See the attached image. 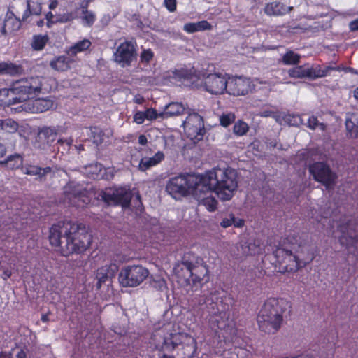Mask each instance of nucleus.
<instances>
[{"instance_id":"38","label":"nucleus","mask_w":358,"mask_h":358,"mask_svg":"<svg viewBox=\"0 0 358 358\" xmlns=\"http://www.w3.org/2000/svg\"><path fill=\"white\" fill-rule=\"evenodd\" d=\"M87 134L92 139L93 143L96 145H101L103 142L104 132L99 127H90L87 129Z\"/></svg>"},{"instance_id":"7","label":"nucleus","mask_w":358,"mask_h":358,"mask_svg":"<svg viewBox=\"0 0 358 358\" xmlns=\"http://www.w3.org/2000/svg\"><path fill=\"white\" fill-rule=\"evenodd\" d=\"M204 175L186 174L171 178L166 189L173 197L193 196L194 192L201 186Z\"/></svg>"},{"instance_id":"51","label":"nucleus","mask_w":358,"mask_h":358,"mask_svg":"<svg viewBox=\"0 0 358 358\" xmlns=\"http://www.w3.org/2000/svg\"><path fill=\"white\" fill-rule=\"evenodd\" d=\"M164 4L169 12H174L176 10V0H164Z\"/></svg>"},{"instance_id":"14","label":"nucleus","mask_w":358,"mask_h":358,"mask_svg":"<svg viewBox=\"0 0 358 358\" xmlns=\"http://www.w3.org/2000/svg\"><path fill=\"white\" fill-rule=\"evenodd\" d=\"M309 171L314 180L322 183L327 189H332L336 184L337 176L324 162H314L309 166Z\"/></svg>"},{"instance_id":"44","label":"nucleus","mask_w":358,"mask_h":358,"mask_svg":"<svg viewBox=\"0 0 358 358\" xmlns=\"http://www.w3.org/2000/svg\"><path fill=\"white\" fill-rule=\"evenodd\" d=\"M235 119L236 116L232 113L222 114L220 117V124L224 127H227L235 121Z\"/></svg>"},{"instance_id":"46","label":"nucleus","mask_w":358,"mask_h":358,"mask_svg":"<svg viewBox=\"0 0 358 358\" xmlns=\"http://www.w3.org/2000/svg\"><path fill=\"white\" fill-rule=\"evenodd\" d=\"M73 19H74V17H73V13L71 12H67L62 15H58L55 19V22H61V23H66V22L73 20Z\"/></svg>"},{"instance_id":"8","label":"nucleus","mask_w":358,"mask_h":358,"mask_svg":"<svg viewBox=\"0 0 358 358\" xmlns=\"http://www.w3.org/2000/svg\"><path fill=\"white\" fill-rule=\"evenodd\" d=\"M337 228L341 233L339 243L342 246H345L349 253L353 256L352 264L356 266L358 261V223L353 219L347 220L345 216L340 220Z\"/></svg>"},{"instance_id":"9","label":"nucleus","mask_w":358,"mask_h":358,"mask_svg":"<svg viewBox=\"0 0 358 358\" xmlns=\"http://www.w3.org/2000/svg\"><path fill=\"white\" fill-rule=\"evenodd\" d=\"M43 77L35 76L17 80L12 83V93L19 103H27L36 98L43 90Z\"/></svg>"},{"instance_id":"57","label":"nucleus","mask_w":358,"mask_h":358,"mask_svg":"<svg viewBox=\"0 0 358 358\" xmlns=\"http://www.w3.org/2000/svg\"><path fill=\"white\" fill-rule=\"evenodd\" d=\"M54 18V15L52 14V12H48L47 14H46V19L48 20V22H50V23H54V22H55V20H53Z\"/></svg>"},{"instance_id":"18","label":"nucleus","mask_w":358,"mask_h":358,"mask_svg":"<svg viewBox=\"0 0 358 358\" xmlns=\"http://www.w3.org/2000/svg\"><path fill=\"white\" fill-rule=\"evenodd\" d=\"M119 271V266L116 263H110L99 267L95 273L97 280L96 288L99 289L103 284L108 282L110 284L113 279L115 278Z\"/></svg>"},{"instance_id":"33","label":"nucleus","mask_w":358,"mask_h":358,"mask_svg":"<svg viewBox=\"0 0 358 358\" xmlns=\"http://www.w3.org/2000/svg\"><path fill=\"white\" fill-rule=\"evenodd\" d=\"M102 169V164L98 162H95L85 166L83 167V173L89 178L93 180H99L102 178L101 174Z\"/></svg>"},{"instance_id":"16","label":"nucleus","mask_w":358,"mask_h":358,"mask_svg":"<svg viewBox=\"0 0 358 358\" xmlns=\"http://www.w3.org/2000/svg\"><path fill=\"white\" fill-rule=\"evenodd\" d=\"M135 45L127 41L121 43L113 54L114 61L122 67L131 66L136 57Z\"/></svg>"},{"instance_id":"53","label":"nucleus","mask_w":358,"mask_h":358,"mask_svg":"<svg viewBox=\"0 0 358 358\" xmlns=\"http://www.w3.org/2000/svg\"><path fill=\"white\" fill-rule=\"evenodd\" d=\"M11 275L12 271L10 269L6 268L3 270L1 277L4 280H7L8 278H10Z\"/></svg>"},{"instance_id":"24","label":"nucleus","mask_w":358,"mask_h":358,"mask_svg":"<svg viewBox=\"0 0 358 358\" xmlns=\"http://www.w3.org/2000/svg\"><path fill=\"white\" fill-rule=\"evenodd\" d=\"M236 300L234 296L228 293H224L220 296V304L216 303V306L219 307L223 319H229V311L234 306Z\"/></svg>"},{"instance_id":"34","label":"nucleus","mask_w":358,"mask_h":358,"mask_svg":"<svg viewBox=\"0 0 358 358\" xmlns=\"http://www.w3.org/2000/svg\"><path fill=\"white\" fill-rule=\"evenodd\" d=\"M18 129V124L12 119L0 120V138L7 134H14Z\"/></svg>"},{"instance_id":"45","label":"nucleus","mask_w":358,"mask_h":358,"mask_svg":"<svg viewBox=\"0 0 358 358\" xmlns=\"http://www.w3.org/2000/svg\"><path fill=\"white\" fill-rule=\"evenodd\" d=\"M307 127L313 130L315 129L317 127H320V129L322 131H324L326 128L325 124L324 123H320L317 117L314 115L308 118L307 122Z\"/></svg>"},{"instance_id":"59","label":"nucleus","mask_w":358,"mask_h":358,"mask_svg":"<svg viewBox=\"0 0 358 358\" xmlns=\"http://www.w3.org/2000/svg\"><path fill=\"white\" fill-rule=\"evenodd\" d=\"M6 153V149L5 146L0 143V158L3 157Z\"/></svg>"},{"instance_id":"22","label":"nucleus","mask_w":358,"mask_h":358,"mask_svg":"<svg viewBox=\"0 0 358 358\" xmlns=\"http://www.w3.org/2000/svg\"><path fill=\"white\" fill-rule=\"evenodd\" d=\"M57 136V129L54 127H44L40 129L37 138L41 143L43 148L45 145L50 146L55 141Z\"/></svg>"},{"instance_id":"31","label":"nucleus","mask_w":358,"mask_h":358,"mask_svg":"<svg viewBox=\"0 0 358 358\" xmlns=\"http://www.w3.org/2000/svg\"><path fill=\"white\" fill-rule=\"evenodd\" d=\"M212 25L206 20L197 22H189L184 24L183 30L187 33L192 34L196 31L211 30Z\"/></svg>"},{"instance_id":"28","label":"nucleus","mask_w":358,"mask_h":358,"mask_svg":"<svg viewBox=\"0 0 358 358\" xmlns=\"http://www.w3.org/2000/svg\"><path fill=\"white\" fill-rule=\"evenodd\" d=\"M92 45V42L87 38H84L75 43L73 45L66 49V54L75 58L78 53L88 50Z\"/></svg>"},{"instance_id":"63","label":"nucleus","mask_w":358,"mask_h":358,"mask_svg":"<svg viewBox=\"0 0 358 358\" xmlns=\"http://www.w3.org/2000/svg\"><path fill=\"white\" fill-rule=\"evenodd\" d=\"M353 95L355 99L358 100V87L354 90Z\"/></svg>"},{"instance_id":"62","label":"nucleus","mask_w":358,"mask_h":358,"mask_svg":"<svg viewBox=\"0 0 358 358\" xmlns=\"http://www.w3.org/2000/svg\"><path fill=\"white\" fill-rule=\"evenodd\" d=\"M159 358H176L173 355H169L165 353L159 354Z\"/></svg>"},{"instance_id":"10","label":"nucleus","mask_w":358,"mask_h":358,"mask_svg":"<svg viewBox=\"0 0 358 358\" xmlns=\"http://www.w3.org/2000/svg\"><path fill=\"white\" fill-rule=\"evenodd\" d=\"M148 274V270L142 266H128L121 270L118 280L124 287H136L146 279Z\"/></svg>"},{"instance_id":"50","label":"nucleus","mask_w":358,"mask_h":358,"mask_svg":"<svg viewBox=\"0 0 358 358\" xmlns=\"http://www.w3.org/2000/svg\"><path fill=\"white\" fill-rule=\"evenodd\" d=\"M235 220H236V217H234V215H231L229 218H224L222 220L220 225L224 228H227L231 225H234Z\"/></svg>"},{"instance_id":"3","label":"nucleus","mask_w":358,"mask_h":358,"mask_svg":"<svg viewBox=\"0 0 358 358\" xmlns=\"http://www.w3.org/2000/svg\"><path fill=\"white\" fill-rule=\"evenodd\" d=\"M275 266L280 273H293L305 267L315 258L310 245L299 234L287 236L273 251Z\"/></svg>"},{"instance_id":"13","label":"nucleus","mask_w":358,"mask_h":358,"mask_svg":"<svg viewBox=\"0 0 358 358\" xmlns=\"http://www.w3.org/2000/svg\"><path fill=\"white\" fill-rule=\"evenodd\" d=\"M101 199L108 205L120 206L122 208H129L132 194L124 187L106 189L100 193Z\"/></svg>"},{"instance_id":"1","label":"nucleus","mask_w":358,"mask_h":358,"mask_svg":"<svg viewBox=\"0 0 358 358\" xmlns=\"http://www.w3.org/2000/svg\"><path fill=\"white\" fill-rule=\"evenodd\" d=\"M201 185L202 186L198 187L192 196L199 205L204 206L210 212L215 211L218 204L215 197L213 196V192L221 200L229 201L238 187L237 181L231 176V173H229L228 169L220 168L206 172Z\"/></svg>"},{"instance_id":"36","label":"nucleus","mask_w":358,"mask_h":358,"mask_svg":"<svg viewBox=\"0 0 358 358\" xmlns=\"http://www.w3.org/2000/svg\"><path fill=\"white\" fill-rule=\"evenodd\" d=\"M264 11L268 15H282L285 13V8L280 2L272 1L266 5Z\"/></svg>"},{"instance_id":"26","label":"nucleus","mask_w":358,"mask_h":358,"mask_svg":"<svg viewBox=\"0 0 358 358\" xmlns=\"http://www.w3.org/2000/svg\"><path fill=\"white\" fill-rule=\"evenodd\" d=\"M310 80H314L317 78H321L329 76L331 71H341L342 70V68L339 66H325L323 68H322L320 65H317L315 68L310 67Z\"/></svg>"},{"instance_id":"43","label":"nucleus","mask_w":358,"mask_h":358,"mask_svg":"<svg viewBox=\"0 0 358 358\" xmlns=\"http://www.w3.org/2000/svg\"><path fill=\"white\" fill-rule=\"evenodd\" d=\"M83 23L87 27L92 26L96 20L95 15L92 11H89L87 9L83 10Z\"/></svg>"},{"instance_id":"49","label":"nucleus","mask_w":358,"mask_h":358,"mask_svg":"<svg viewBox=\"0 0 358 358\" xmlns=\"http://www.w3.org/2000/svg\"><path fill=\"white\" fill-rule=\"evenodd\" d=\"M145 112V115L146 116V120H154L157 118L159 115L157 114V112L154 108H148Z\"/></svg>"},{"instance_id":"19","label":"nucleus","mask_w":358,"mask_h":358,"mask_svg":"<svg viewBox=\"0 0 358 358\" xmlns=\"http://www.w3.org/2000/svg\"><path fill=\"white\" fill-rule=\"evenodd\" d=\"M20 27V19L11 11L7 12L4 19L2 21L0 20V34L1 36L12 34L18 31Z\"/></svg>"},{"instance_id":"61","label":"nucleus","mask_w":358,"mask_h":358,"mask_svg":"<svg viewBox=\"0 0 358 358\" xmlns=\"http://www.w3.org/2000/svg\"><path fill=\"white\" fill-rule=\"evenodd\" d=\"M57 1L54 0V1H51V3H50L49 8L50 10H53L57 7Z\"/></svg>"},{"instance_id":"2","label":"nucleus","mask_w":358,"mask_h":358,"mask_svg":"<svg viewBox=\"0 0 358 358\" xmlns=\"http://www.w3.org/2000/svg\"><path fill=\"white\" fill-rule=\"evenodd\" d=\"M49 241L52 246L59 247L62 256L81 254L92 242V236L83 223L59 221L50 229Z\"/></svg>"},{"instance_id":"27","label":"nucleus","mask_w":358,"mask_h":358,"mask_svg":"<svg viewBox=\"0 0 358 358\" xmlns=\"http://www.w3.org/2000/svg\"><path fill=\"white\" fill-rule=\"evenodd\" d=\"M52 169L50 166L41 168L36 165H27L24 168V173L29 176H36L37 179L44 180L46 175L50 173Z\"/></svg>"},{"instance_id":"12","label":"nucleus","mask_w":358,"mask_h":358,"mask_svg":"<svg viewBox=\"0 0 358 358\" xmlns=\"http://www.w3.org/2000/svg\"><path fill=\"white\" fill-rule=\"evenodd\" d=\"M227 73L203 72V86L211 94L218 95L226 93L227 90Z\"/></svg>"},{"instance_id":"40","label":"nucleus","mask_w":358,"mask_h":358,"mask_svg":"<svg viewBox=\"0 0 358 358\" xmlns=\"http://www.w3.org/2000/svg\"><path fill=\"white\" fill-rule=\"evenodd\" d=\"M300 55L293 50H287L282 57V62L285 65H297L300 62Z\"/></svg>"},{"instance_id":"56","label":"nucleus","mask_w":358,"mask_h":358,"mask_svg":"<svg viewBox=\"0 0 358 358\" xmlns=\"http://www.w3.org/2000/svg\"><path fill=\"white\" fill-rule=\"evenodd\" d=\"M350 28L352 31L358 30V19H356L350 23Z\"/></svg>"},{"instance_id":"60","label":"nucleus","mask_w":358,"mask_h":358,"mask_svg":"<svg viewBox=\"0 0 358 358\" xmlns=\"http://www.w3.org/2000/svg\"><path fill=\"white\" fill-rule=\"evenodd\" d=\"M244 224V221L241 219H239L237 222L235 220L234 226L236 227H242Z\"/></svg>"},{"instance_id":"41","label":"nucleus","mask_w":358,"mask_h":358,"mask_svg":"<svg viewBox=\"0 0 358 358\" xmlns=\"http://www.w3.org/2000/svg\"><path fill=\"white\" fill-rule=\"evenodd\" d=\"M48 41V38L47 36L42 35H36L33 37V41L31 43V46L35 50H41L45 46L47 42Z\"/></svg>"},{"instance_id":"47","label":"nucleus","mask_w":358,"mask_h":358,"mask_svg":"<svg viewBox=\"0 0 358 358\" xmlns=\"http://www.w3.org/2000/svg\"><path fill=\"white\" fill-rule=\"evenodd\" d=\"M154 57V54L150 49L143 50L141 55L142 62H150Z\"/></svg>"},{"instance_id":"5","label":"nucleus","mask_w":358,"mask_h":358,"mask_svg":"<svg viewBox=\"0 0 358 358\" xmlns=\"http://www.w3.org/2000/svg\"><path fill=\"white\" fill-rule=\"evenodd\" d=\"M173 272L178 278L188 275L194 286L201 287L209 280L208 266L203 257L192 251L183 254L181 260L176 263Z\"/></svg>"},{"instance_id":"48","label":"nucleus","mask_w":358,"mask_h":358,"mask_svg":"<svg viewBox=\"0 0 358 358\" xmlns=\"http://www.w3.org/2000/svg\"><path fill=\"white\" fill-rule=\"evenodd\" d=\"M134 122L138 124H141L144 122L145 120H146V116L145 115V112L143 111H137L134 113L133 117Z\"/></svg>"},{"instance_id":"4","label":"nucleus","mask_w":358,"mask_h":358,"mask_svg":"<svg viewBox=\"0 0 358 358\" xmlns=\"http://www.w3.org/2000/svg\"><path fill=\"white\" fill-rule=\"evenodd\" d=\"M292 303L285 298L267 299L257 314L259 329L265 334H275L280 328L286 313L290 314Z\"/></svg>"},{"instance_id":"42","label":"nucleus","mask_w":358,"mask_h":358,"mask_svg":"<svg viewBox=\"0 0 358 358\" xmlns=\"http://www.w3.org/2000/svg\"><path fill=\"white\" fill-rule=\"evenodd\" d=\"M248 130V124L243 120H239L234 124L233 131L236 136H242L246 134Z\"/></svg>"},{"instance_id":"20","label":"nucleus","mask_w":358,"mask_h":358,"mask_svg":"<svg viewBox=\"0 0 358 358\" xmlns=\"http://www.w3.org/2000/svg\"><path fill=\"white\" fill-rule=\"evenodd\" d=\"M53 104V101L50 98H34L25 103L27 105V108L33 113L47 111L52 108Z\"/></svg>"},{"instance_id":"52","label":"nucleus","mask_w":358,"mask_h":358,"mask_svg":"<svg viewBox=\"0 0 358 358\" xmlns=\"http://www.w3.org/2000/svg\"><path fill=\"white\" fill-rule=\"evenodd\" d=\"M133 101L135 103L141 105L145 102V99L143 96L137 94L134 96Z\"/></svg>"},{"instance_id":"29","label":"nucleus","mask_w":358,"mask_h":358,"mask_svg":"<svg viewBox=\"0 0 358 358\" xmlns=\"http://www.w3.org/2000/svg\"><path fill=\"white\" fill-rule=\"evenodd\" d=\"M288 75L292 78H308L310 80L311 69L308 65H297L288 71Z\"/></svg>"},{"instance_id":"55","label":"nucleus","mask_w":358,"mask_h":358,"mask_svg":"<svg viewBox=\"0 0 358 358\" xmlns=\"http://www.w3.org/2000/svg\"><path fill=\"white\" fill-rule=\"evenodd\" d=\"M138 143L142 145H145L148 143V138H147L146 136L144 135V134H141L138 136Z\"/></svg>"},{"instance_id":"58","label":"nucleus","mask_w":358,"mask_h":358,"mask_svg":"<svg viewBox=\"0 0 358 358\" xmlns=\"http://www.w3.org/2000/svg\"><path fill=\"white\" fill-rule=\"evenodd\" d=\"M14 358H27V354L23 350H20Z\"/></svg>"},{"instance_id":"15","label":"nucleus","mask_w":358,"mask_h":358,"mask_svg":"<svg viewBox=\"0 0 358 358\" xmlns=\"http://www.w3.org/2000/svg\"><path fill=\"white\" fill-rule=\"evenodd\" d=\"M64 194L76 208H85L91 201L90 193L82 185L69 182L64 187Z\"/></svg>"},{"instance_id":"32","label":"nucleus","mask_w":358,"mask_h":358,"mask_svg":"<svg viewBox=\"0 0 358 358\" xmlns=\"http://www.w3.org/2000/svg\"><path fill=\"white\" fill-rule=\"evenodd\" d=\"M17 103L16 96L12 93V85L10 88L0 89V106H10Z\"/></svg>"},{"instance_id":"37","label":"nucleus","mask_w":358,"mask_h":358,"mask_svg":"<svg viewBox=\"0 0 358 358\" xmlns=\"http://www.w3.org/2000/svg\"><path fill=\"white\" fill-rule=\"evenodd\" d=\"M345 127L350 136L358 137V113H352L346 119Z\"/></svg>"},{"instance_id":"64","label":"nucleus","mask_w":358,"mask_h":358,"mask_svg":"<svg viewBox=\"0 0 358 358\" xmlns=\"http://www.w3.org/2000/svg\"><path fill=\"white\" fill-rule=\"evenodd\" d=\"M136 200L141 204L142 205V202H141V196L139 194H138L136 196Z\"/></svg>"},{"instance_id":"6","label":"nucleus","mask_w":358,"mask_h":358,"mask_svg":"<svg viewBox=\"0 0 358 358\" xmlns=\"http://www.w3.org/2000/svg\"><path fill=\"white\" fill-rule=\"evenodd\" d=\"M162 348L168 351L177 348L178 358H193L196 352L197 343L187 334L175 333L164 338Z\"/></svg>"},{"instance_id":"11","label":"nucleus","mask_w":358,"mask_h":358,"mask_svg":"<svg viewBox=\"0 0 358 358\" xmlns=\"http://www.w3.org/2000/svg\"><path fill=\"white\" fill-rule=\"evenodd\" d=\"M184 132L187 137L196 143L203 139L206 133L204 121L197 113H189L182 123Z\"/></svg>"},{"instance_id":"17","label":"nucleus","mask_w":358,"mask_h":358,"mask_svg":"<svg viewBox=\"0 0 358 358\" xmlns=\"http://www.w3.org/2000/svg\"><path fill=\"white\" fill-rule=\"evenodd\" d=\"M226 93L233 96L247 94L251 90V82L249 78L242 76L228 78Z\"/></svg>"},{"instance_id":"21","label":"nucleus","mask_w":358,"mask_h":358,"mask_svg":"<svg viewBox=\"0 0 358 358\" xmlns=\"http://www.w3.org/2000/svg\"><path fill=\"white\" fill-rule=\"evenodd\" d=\"M76 62L75 58L67 54L55 57L50 62V67L57 71H66L71 69V65Z\"/></svg>"},{"instance_id":"39","label":"nucleus","mask_w":358,"mask_h":358,"mask_svg":"<svg viewBox=\"0 0 358 358\" xmlns=\"http://www.w3.org/2000/svg\"><path fill=\"white\" fill-rule=\"evenodd\" d=\"M0 164H5L10 169H15L19 168L22 164V158L18 155H11L7 157L4 161H1Z\"/></svg>"},{"instance_id":"23","label":"nucleus","mask_w":358,"mask_h":358,"mask_svg":"<svg viewBox=\"0 0 358 358\" xmlns=\"http://www.w3.org/2000/svg\"><path fill=\"white\" fill-rule=\"evenodd\" d=\"M164 158L165 155L162 151L157 152L152 157H143L139 162L138 169L141 171H145L160 164Z\"/></svg>"},{"instance_id":"54","label":"nucleus","mask_w":358,"mask_h":358,"mask_svg":"<svg viewBox=\"0 0 358 358\" xmlns=\"http://www.w3.org/2000/svg\"><path fill=\"white\" fill-rule=\"evenodd\" d=\"M178 76L185 79L191 78V73L187 70L180 71V73L178 74Z\"/></svg>"},{"instance_id":"35","label":"nucleus","mask_w":358,"mask_h":358,"mask_svg":"<svg viewBox=\"0 0 358 358\" xmlns=\"http://www.w3.org/2000/svg\"><path fill=\"white\" fill-rule=\"evenodd\" d=\"M228 319H223L221 314L220 308L216 307L215 310L208 318V322L212 328L217 327V329H222L225 326L226 322Z\"/></svg>"},{"instance_id":"30","label":"nucleus","mask_w":358,"mask_h":358,"mask_svg":"<svg viewBox=\"0 0 358 358\" xmlns=\"http://www.w3.org/2000/svg\"><path fill=\"white\" fill-rule=\"evenodd\" d=\"M185 107L181 103L172 102L168 104L164 110L159 114V116L164 118H168L173 116L179 115L183 113Z\"/></svg>"},{"instance_id":"25","label":"nucleus","mask_w":358,"mask_h":358,"mask_svg":"<svg viewBox=\"0 0 358 358\" xmlns=\"http://www.w3.org/2000/svg\"><path fill=\"white\" fill-rule=\"evenodd\" d=\"M24 72V67L21 64L13 62H1L0 75H8L18 76Z\"/></svg>"}]
</instances>
